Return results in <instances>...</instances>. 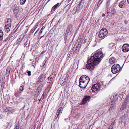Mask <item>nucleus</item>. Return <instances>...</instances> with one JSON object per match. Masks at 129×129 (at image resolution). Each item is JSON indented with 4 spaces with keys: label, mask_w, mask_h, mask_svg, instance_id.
<instances>
[{
    "label": "nucleus",
    "mask_w": 129,
    "mask_h": 129,
    "mask_svg": "<svg viewBox=\"0 0 129 129\" xmlns=\"http://www.w3.org/2000/svg\"><path fill=\"white\" fill-rule=\"evenodd\" d=\"M12 109L11 107H7L5 109V111L6 112H10L12 110Z\"/></svg>",
    "instance_id": "4be33fe9"
},
{
    "label": "nucleus",
    "mask_w": 129,
    "mask_h": 129,
    "mask_svg": "<svg viewBox=\"0 0 129 129\" xmlns=\"http://www.w3.org/2000/svg\"><path fill=\"white\" fill-rule=\"evenodd\" d=\"M19 90L20 91H22L23 90V88L22 86H20V88H19Z\"/></svg>",
    "instance_id": "c756f323"
},
{
    "label": "nucleus",
    "mask_w": 129,
    "mask_h": 129,
    "mask_svg": "<svg viewBox=\"0 0 129 129\" xmlns=\"http://www.w3.org/2000/svg\"><path fill=\"white\" fill-rule=\"evenodd\" d=\"M105 16V14H103L102 15V16L103 17H104V16Z\"/></svg>",
    "instance_id": "49530a36"
},
{
    "label": "nucleus",
    "mask_w": 129,
    "mask_h": 129,
    "mask_svg": "<svg viewBox=\"0 0 129 129\" xmlns=\"http://www.w3.org/2000/svg\"><path fill=\"white\" fill-rule=\"evenodd\" d=\"M1 6V4H0V6Z\"/></svg>",
    "instance_id": "4d7b16f0"
},
{
    "label": "nucleus",
    "mask_w": 129,
    "mask_h": 129,
    "mask_svg": "<svg viewBox=\"0 0 129 129\" xmlns=\"http://www.w3.org/2000/svg\"><path fill=\"white\" fill-rule=\"evenodd\" d=\"M115 122V121L113 122L111 124V125H112V126H113Z\"/></svg>",
    "instance_id": "c9c22d12"
},
{
    "label": "nucleus",
    "mask_w": 129,
    "mask_h": 129,
    "mask_svg": "<svg viewBox=\"0 0 129 129\" xmlns=\"http://www.w3.org/2000/svg\"><path fill=\"white\" fill-rule=\"evenodd\" d=\"M127 2L129 4V0H127Z\"/></svg>",
    "instance_id": "3c124183"
},
{
    "label": "nucleus",
    "mask_w": 129,
    "mask_h": 129,
    "mask_svg": "<svg viewBox=\"0 0 129 129\" xmlns=\"http://www.w3.org/2000/svg\"><path fill=\"white\" fill-rule=\"evenodd\" d=\"M128 116L126 114L124 115L122 117L121 119V122L123 123L125 122L128 121Z\"/></svg>",
    "instance_id": "9b49d317"
},
{
    "label": "nucleus",
    "mask_w": 129,
    "mask_h": 129,
    "mask_svg": "<svg viewBox=\"0 0 129 129\" xmlns=\"http://www.w3.org/2000/svg\"><path fill=\"white\" fill-rule=\"evenodd\" d=\"M126 3L125 1H121L119 4V6L121 8H123L126 6Z\"/></svg>",
    "instance_id": "1a4fd4ad"
},
{
    "label": "nucleus",
    "mask_w": 129,
    "mask_h": 129,
    "mask_svg": "<svg viewBox=\"0 0 129 129\" xmlns=\"http://www.w3.org/2000/svg\"><path fill=\"white\" fill-rule=\"evenodd\" d=\"M11 69V68L10 67H8L7 68L6 73V76L7 77H8L9 76Z\"/></svg>",
    "instance_id": "4468645a"
},
{
    "label": "nucleus",
    "mask_w": 129,
    "mask_h": 129,
    "mask_svg": "<svg viewBox=\"0 0 129 129\" xmlns=\"http://www.w3.org/2000/svg\"><path fill=\"white\" fill-rule=\"evenodd\" d=\"M127 107V105L126 104H124L122 105V107L120 108L121 110H123L125 109H126Z\"/></svg>",
    "instance_id": "5701e85b"
},
{
    "label": "nucleus",
    "mask_w": 129,
    "mask_h": 129,
    "mask_svg": "<svg viewBox=\"0 0 129 129\" xmlns=\"http://www.w3.org/2000/svg\"><path fill=\"white\" fill-rule=\"evenodd\" d=\"M116 13V11L115 9H113L112 10H111V14L113 15L114 14Z\"/></svg>",
    "instance_id": "a878e982"
},
{
    "label": "nucleus",
    "mask_w": 129,
    "mask_h": 129,
    "mask_svg": "<svg viewBox=\"0 0 129 129\" xmlns=\"http://www.w3.org/2000/svg\"><path fill=\"white\" fill-rule=\"evenodd\" d=\"M63 79L61 78L60 80L59 81L60 84L62 86H63L65 85V84L63 80Z\"/></svg>",
    "instance_id": "a211bd4d"
},
{
    "label": "nucleus",
    "mask_w": 129,
    "mask_h": 129,
    "mask_svg": "<svg viewBox=\"0 0 129 129\" xmlns=\"http://www.w3.org/2000/svg\"><path fill=\"white\" fill-rule=\"evenodd\" d=\"M43 31V30L41 29V30L39 33V35H41V34L42 33Z\"/></svg>",
    "instance_id": "72a5a7b5"
},
{
    "label": "nucleus",
    "mask_w": 129,
    "mask_h": 129,
    "mask_svg": "<svg viewBox=\"0 0 129 129\" xmlns=\"http://www.w3.org/2000/svg\"><path fill=\"white\" fill-rule=\"evenodd\" d=\"M59 115H58L57 114H56V115L55 117V119L57 118L58 117H59Z\"/></svg>",
    "instance_id": "e433bc0d"
},
{
    "label": "nucleus",
    "mask_w": 129,
    "mask_h": 129,
    "mask_svg": "<svg viewBox=\"0 0 129 129\" xmlns=\"http://www.w3.org/2000/svg\"><path fill=\"white\" fill-rule=\"evenodd\" d=\"M90 96H85L82 100V103L83 105L85 104L88 101L90 98Z\"/></svg>",
    "instance_id": "9d476101"
},
{
    "label": "nucleus",
    "mask_w": 129,
    "mask_h": 129,
    "mask_svg": "<svg viewBox=\"0 0 129 129\" xmlns=\"http://www.w3.org/2000/svg\"><path fill=\"white\" fill-rule=\"evenodd\" d=\"M41 35H39H39H38V39H40V36H40Z\"/></svg>",
    "instance_id": "4c0bfd02"
},
{
    "label": "nucleus",
    "mask_w": 129,
    "mask_h": 129,
    "mask_svg": "<svg viewBox=\"0 0 129 129\" xmlns=\"http://www.w3.org/2000/svg\"><path fill=\"white\" fill-rule=\"evenodd\" d=\"M11 22L10 18H8L5 23V31L8 33L10 30L11 28Z\"/></svg>",
    "instance_id": "20e7f679"
},
{
    "label": "nucleus",
    "mask_w": 129,
    "mask_h": 129,
    "mask_svg": "<svg viewBox=\"0 0 129 129\" xmlns=\"http://www.w3.org/2000/svg\"><path fill=\"white\" fill-rule=\"evenodd\" d=\"M23 39V38H20L18 39L16 41V43L17 44L20 43L22 41Z\"/></svg>",
    "instance_id": "412c9836"
},
{
    "label": "nucleus",
    "mask_w": 129,
    "mask_h": 129,
    "mask_svg": "<svg viewBox=\"0 0 129 129\" xmlns=\"http://www.w3.org/2000/svg\"><path fill=\"white\" fill-rule=\"evenodd\" d=\"M62 108H59L57 110V114L58 115H59L60 113H62Z\"/></svg>",
    "instance_id": "aec40b11"
},
{
    "label": "nucleus",
    "mask_w": 129,
    "mask_h": 129,
    "mask_svg": "<svg viewBox=\"0 0 129 129\" xmlns=\"http://www.w3.org/2000/svg\"><path fill=\"white\" fill-rule=\"evenodd\" d=\"M19 127L18 124L16 125L15 126L14 129H19Z\"/></svg>",
    "instance_id": "cd10ccee"
},
{
    "label": "nucleus",
    "mask_w": 129,
    "mask_h": 129,
    "mask_svg": "<svg viewBox=\"0 0 129 129\" xmlns=\"http://www.w3.org/2000/svg\"><path fill=\"white\" fill-rule=\"evenodd\" d=\"M120 69V66L118 64H115L112 66L111 70L113 73L115 74L119 72Z\"/></svg>",
    "instance_id": "7ed1b4c3"
},
{
    "label": "nucleus",
    "mask_w": 129,
    "mask_h": 129,
    "mask_svg": "<svg viewBox=\"0 0 129 129\" xmlns=\"http://www.w3.org/2000/svg\"><path fill=\"white\" fill-rule=\"evenodd\" d=\"M114 106V104H112L110 106V108L109 109V110H110L111 109V110H113L114 108L113 107Z\"/></svg>",
    "instance_id": "bb28decb"
},
{
    "label": "nucleus",
    "mask_w": 129,
    "mask_h": 129,
    "mask_svg": "<svg viewBox=\"0 0 129 129\" xmlns=\"http://www.w3.org/2000/svg\"><path fill=\"white\" fill-rule=\"evenodd\" d=\"M69 75L68 74H66V77L65 78H68Z\"/></svg>",
    "instance_id": "58836bf2"
},
{
    "label": "nucleus",
    "mask_w": 129,
    "mask_h": 129,
    "mask_svg": "<svg viewBox=\"0 0 129 129\" xmlns=\"http://www.w3.org/2000/svg\"><path fill=\"white\" fill-rule=\"evenodd\" d=\"M116 61V59L114 57H111L109 59V62L110 64H112L115 63Z\"/></svg>",
    "instance_id": "ddd939ff"
},
{
    "label": "nucleus",
    "mask_w": 129,
    "mask_h": 129,
    "mask_svg": "<svg viewBox=\"0 0 129 129\" xmlns=\"http://www.w3.org/2000/svg\"><path fill=\"white\" fill-rule=\"evenodd\" d=\"M43 75L42 74L39 77H38V79H39V82H41L43 81Z\"/></svg>",
    "instance_id": "dca6fc26"
},
{
    "label": "nucleus",
    "mask_w": 129,
    "mask_h": 129,
    "mask_svg": "<svg viewBox=\"0 0 129 129\" xmlns=\"http://www.w3.org/2000/svg\"><path fill=\"white\" fill-rule=\"evenodd\" d=\"M28 42L27 41V42H26L25 43V45H26L27 44H28Z\"/></svg>",
    "instance_id": "c03bdc74"
},
{
    "label": "nucleus",
    "mask_w": 129,
    "mask_h": 129,
    "mask_svg": "<svg viewBox=\"0 0 129 129\" xmlns=\"http://www.w3.org/2000/svg\"><path fill=\"white\" fill-rule=\"evenodd\" d=\"M90 79L86 75L81 76L79 80V86L81 88H84L88 84Z\"/></svg>",
    "instance_id": "f03ea898"
},
{
    "label": "nucleus",
    "mask_w": 129,
    "mask_h": 129,
    "mask_svg": "<svg viewBox=\"0 0 129 129\" xmlns=\"http://www.w3.org/2000/svg\"><path fill=\"white\" fill-rule=\"evenodd\" d=\"M3 35L2 31L1 30H0V41L3 40Z\"/></svg>",
    "instance_id": "f3484780"
},
{
    "label": "nucleus",
    "mask_w": 129,
    "mask_h": 129,
    "mask_svg": "<svg viewBox=\"0 0 129 129\" xmlns=\"http://www.w3.org/2000/svg\"><path fill=\"white\" fill-rule=\"evenodd\" d=\"M110 0H108V1L110 2Z\"/></svg>",
    "instance_id": "5fc2aeb1"
},
{
    "label": "nucleus",
    "mask_w": 129,
    "mask_h": 129,
    "mask_svg": "<svg viewBox=\"0 0 129 129\" xmlns=\"http://www.w3.org/2000/svg\"><path fill=\"white\" fill-rule=\"evenodd\" d=\"M73 30L72 26L71 25H69L68 26L66 33L65 36L67 37L72 34V31Z\"/></svg>",
    "instance_id": "0eeeda50"
},
{
    "label": "nucleus",
    "mask_w": 129,
    "mask_h": 129,
    "mask_svg": "<svg viewBox=\"0 0 129 129\" xmlns=\"http://www.w3.org/2000/svg\"><path fill=\"white\" fill-rule=\"evenodd\" d=\"M122 51L125 52H126L129 51V45L128 44H125L123 45L122 47Z\"/></svg>",
    "instance_id": "6e6552de"
},
{
    "label": "nucleus",
    "mask_w": 129,
    "mask_h": 129,
    "mask_svg": "<svg viewBox=\"0 0 129 129\" xmlns=\"http://www.w3.org/2000/svg\"><path fill=\"white\" fill-rule=\"evenodd\" d=\"M42 96H43V98H41L40 99V100H42V99H43V98H44V94H43L42 95Z\"/></svg>",
    "instance_id": "a18cd8bd"
},
{
    "label": "nucleus",
    "mask_w": 129,
    "mask_h": 129,
    "mask_svg": "<svg viewBox=\"0 0 129 129\" xmlns=\"http://www.w3.org/2000/svg\"><path fill=\"white\" fill-rule=\"evenodd\" d=\"M104 56L101 52L94 54L88 61L86 66V68L90 70H93L95 66L99 64Z\"/></svg>",
    "instance_id": "f257e3e1"
},
{
    "label": "nucleus",
    "mask_w": 129,
    "mask_h": 129,
    "mask_svg": "<svg viewBox=\"0 0 129 129\" xmlns=\"http://www.w3.org/2000/svg\"><path fill=\"white\" fill-rule=\"evenodd\" d=\"M101 85L100 83H97L93 85L91 88L93 92H98L99 91L100 89L101 88Z\"/></svg>",
    "instance_id": "423d86ee"
},
{
    "label": "nucleus",
    "mask_w": 129,
    "mask_h": 129,
    "mask_svg": "<svg viewBox=\"0 0 129 129\" xmlns=\"http://www.w3.org/2000/svg\"><path fill=\"white\" fill-rule=\"evenodd\" d=\"M32 66H33L34 67V68H35V66H34V65L32 64Z\"/></svg>",
    "instance_id": "864d4df0"
},
{
    "label": "nucleus",
    "mask_w": 129,
    "mask_h": 129,
    "mask_svg": "<svg viewBox=\"0 0 129 129\" xmlns=\"http://www.w3.org/2000/svg\"><path fill=\"white\" fill-rule=\"evenodd\" d=\"M26 0H20V2L21 5H24L25 3Z\"/></svg>",
    "instance_id": "393cba45"
},
{
    "label": "nucleus",
    "mask_w": 129,
    "mask_h": 129,
    "mask_svg": "<svg viewBox=\"0 0 129 129\" xmlns=\"http://www.w3.org/2000/svg\"><path fill=\"white\" fill-rule=\"evenodd\" d=\"M68 80V78H65L64 79V82L65 83V84L67 83V82Z\"/></svg>",
    "instance_id": "c85d7f7f"
},
{
    "label": "nucleus",
    "mask_w": 129,
    "mask_h": 129,
    "mask_svg": "<svg viewBox=\"0 0 129 129\" xmlns=\"http://www.w3.org/2000/svg\"><path fill=\"white\" fill-rule=\"evenodd\" d=\"M10 37L8 36V37L4 41H7L8 40H9L10 39Z\"/></svg>",
    "instance_id": "2f4dec72"
},
{
    "label": "nucleus",
    "mask_w": 129,
    "mask_h": 129,
    "mask_svg": "<svg viewBox=\"0 0 129 129\" xmlns=\"http://www.w3.org/2000/svg\"><path fill=\"white\" fill-rule=\"evenodd\" d=\"M60 5V4L59 3H58L53 7L52 9V10H53L54 11H55L56 9Z\"/></svg>",
    "instance_id": "2eb2a0df"
},
{
    "label": "nucleus",
    "mask_w": 129,
    "mask_h": 129,
    "mask_svg": "<svg viewBox=\"0 0 129 129\" xmlns=\"http://www.w3.org/2000/svg\"><path fill=\"white\" fill-rule=\"evenodd\" d=\"M83 4L84 3L82 1H81L79 4V5L77 8V11L78 12L79 11H80L82 9Z\"/></svg>",
    "instance_id": "f8f14e48"
},
{
    "label": "nucleus",
    "mask_w": 129,
    "mask_h": 129,
    "mask_svg": "<svg viewBox=\"0 0 129 129\" xmlns=\"http://www.w3.org/2000/svg\"><path fill=\"white\" fill-rule=\"evenodd\" d=\"M65 120L67 122H69V120L68 119H65Z\"/></svg>",
    "instance_id": "37998d69"
},
{
    "label": "nucleus",
    "mask_w": 129,
    "mask_h": 129,
    "mask_svg": "<svg viewBox=\"0 0 129 129\" xmlns=\"http://www.w3.org/2000/svg\"><path fill=\"white\" fill-rule=\"evenodd\" d=\"M44 35H44L43 36H42L41 37H40V39H41V38H42V37H43L44 36Z\"/></svg>",
    "instance_id": "8fccbe9b"
},
{
    "label": "nucleus",
    "mask_w": 129,
    "mask_h": 129,
    "mask_svg": "<svg viewBox=\"0 0 129 129\" xmlns=\"http://www.w3.org/2000/svg\"><path fill=\"white\" fill-rule=\"evenodd\" d=\"M45 27L44 26H43L42 27L41 29H42L43 30L45 29Z\"/></svg>",
    "instance_id": "ea45409f"
},
{
    "label": "nucleus",
    "mask_w": 129,
    "mask_h": 129,
    "mask_svg": "<svg viewBox=\"0 0 129 129\" xmlns=\"http://www.w3.org/2000/svg\"><path fill=\"white\" fill-rule=\"evenodd\" d=\"M50 0H48V1H49Z\"/></svg>",
    "instance_id": "6e6d98bb"
},
{
    "label": "nucleus",
    "mask_w": 129,
    "mask_h": 129,
    "mask_svg": "<svg viewBox=\"0 0 129 129\" xmlns=\"http://www.w3.org/2000/svg\"><path fill=\"white\" fill-rule=\"evenodd\" d=\"M113 126L112 125H110L108 128V129H113Z\"/></svg>",
    "instance_id": "f704fd0d"
},
{
    "label": "nucleus",
    "mask_w": 129,
    "mask_h": 129,
    "mask_svg": "<svg viewBox=\"0 0 129 129\" xmlns=\"http://www.w3.org/2000/svg\"><path fill=\"white\" fill-rule=\"evenodd\" d=\"M42 87V86L41 85H40L39 86V87L38 89H39L40 88H41V87Z\"/></svg>",
    "instance_id": "79ce46f5"
},
{
    "label": "nucleus",
    "mask_w": 129,
    "mask_h": 129,
    "mask_svg": "<svg viewBox=\"0 0 129 129\" xmlns=\"http://www.w3.org/2000/svg\"><path fill=\"white\" fill-rule=\"evenodd\" d=\"M108 33L107 30L105 28H102L99 31L98 36L99 38L103 39Z\"/></svg>",
    "instance_id": "39448f33"
},
{
    "label": "nucleus",
    "mask_w": 129,
    "mask_h": 129,
    "mask_svg": "<svg viewBox=\"0 0 129 129\" xmlns=\"http://www.w3.org/2000/svg\"><path fill=\"white\" fill-rule=\"evenodd\" d=\"M31 31L33 32L34 31V29L33 30V29H32L31 30Z\"/></svg>",
    "instance_id": "09e8293b"
},
{
    "label": "nucleus",
    "mask_w": 129,
    "mask_h": 129,
    "mask_svg": "<svg viewBox=\"0 0 129 129\" xmlns=\"http://www.w3.org/2000/svg\"><path fill=\"white\" fill-rule=\"evenodd\" d=\"M31 72L30 71H29L27 72V73L28 76H30L31 75Z\"/></svg>",
    "instance_id": "7c9ffc66"
},
{
    "label": "nucleus",
    "mask_w": 129,
    "mask_h": 129,
    "mask_svg": "<svg viewBox=\"0 0 129 129\" xmlns=\"http://www.w3.org/2000/svg\"><path fill=\"white\" fill-rule=\"evenodd\" d=\"M38 31V30H37V31L35 33V35L36 33H37V32Z\"/></svg>",
    "instance_id": "de8ad7c7"
},
{
    "label": "nucleus",
    "mask_w": 129,
    "mask_h": 129,
    "mask_svg": "<svg viewBox=\"0 0 129 129\" xmlns=\"http://www.w3.org/2000/svg\"><path fill=\"white\" fill-rule=\"evenodd\" d=\"M103 0H100V1H101V3L103 1Z\"/></svg>",
    "instance_id": "603ef678"
},
{
    "label": "nucleus",
    "mask_w": 129,
    "mask_h": 129,
    "mask_svg": "<svg viewBox=\"0 0 129 129\" xmlns=\"http://www.w3.org/2000/svg\"><path fill=\"white\" fill-rule=\"evenodd\" d=\"M109 1H108V2L106 4V6L107 7H108L109 6Z\"/></svg>",
    "instance_id": "473e14b6"
},
{
    "label": "nucleus",
    "mask_w": 129,
    "mask_h": 129,
    "mask_svg": "<svg viewBox=\"0 0 129 129\" xmlns=\"http://www.w3.org/2000/svg\"><path fill=\"white\" fill-rule=\"evenodd\" d=\"M124 22L125 24H127L128 23V21H127L125 20L124 21Z\"/></svg>",
    "instance_id": "a19ab883"
},
{
    "label": "nucleus",
    "mask_w": 129,
    "mask_h": 129,
    "mask_svg": "<svg viewBox=\"0 0 129 129\" xmlns=\"http://www.w3.org/2000/svg\"><path fill=\"white\" fill-rule=\"evenodd\" d=\"M77 11V8H74L72 11V13L73 14H75Z\"/></svg>",
    "instance_id": "b1692460"
},
{
    "label": "nucleus",
    "mask_w": 129,
    "mask_h": 129,
    "mask_svg": "<svg viewBox=\"0 0 129 129\" xmlns=\"http://www.w3.org/2000/svg\"><path fill=\"white\" fill-rule=\"evenodd\" d=\"M109 47L111 50H112L114 48L115 46L113 44H110L109 45Z\"/></svg>",
    "instance_id": "6ab92c4d"
}]
</instances>
